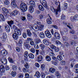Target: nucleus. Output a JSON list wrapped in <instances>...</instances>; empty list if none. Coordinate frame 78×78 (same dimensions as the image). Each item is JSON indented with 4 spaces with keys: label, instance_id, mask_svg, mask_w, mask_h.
<instances>
[{
    "label": "nucleus",
    "instance_id": "nucleus-33",
    "mask_svg": "<svg viewBox=\"0 0 78 78\" xmlns=\"http://www.w3.org/2000/svg\"><path fill=\"white\" fill-rule=\"evenodd\" d=\"M34 76H36L37 78H39L41 76V74L39 72L37 71L36 73L34 75Z\"/></svg>",
    "mask_w": 78,
    "mask_h": 78
},
{
    "label": "nucleus",
    "instance_id": "nucleus-3",
    "mask_svg": "<svg viewBox=\"0 0 78 78\" xmlns=\"http://www.w3.org/2000/svg\"><path fill=\"white\" fill-rule=\"evenodd\" d=\"M10 69V68L8 66L6 65L5 66V67L3 65H1L0 66V71L1 73H2V74H4V75H5V69L6 70H9Z\"/></svg>",
    "mask_w": 78,
    "mask_h": 78
},
{
    "label": "nucleus",
    "instance_id": "nucleus-45",
    "mask_svg": "<svg viewBox=\"0 0 78 78\" xmlns=\"http://www.w3.org/2000/svg\"><path fill=\"white\" fill-rule=\"evenodd\" d=\"M68 4L66 3H64L63 5V8L64 9L66 10L67 8Z\"/></svg>",
    "mask_w": 78,
    "mask_h": 78
},
{
    "label": "nucleus",
    "instance_id": "nucleus-23",
    "mask_svg": "<svg viewBox=\"0 0 78 78\" xmlns=\"http://www.w3.org/2000/svg\"><path fill=\"white\" fill-rule=\"evenodd\" d=\"M50 18H48L46 20L47 23L48 25H51V23H52V22H51V20L52 19L51 18V17H50Z\"/></svg>",
    "mask_w": 78,
    "mask_h": 78
},
{
    "label": "nucleus",
    "instance_id": "nucleus-37",
    "mask_svg": "<svg viewBox=\"0 0 78 78\" xmlns=\"http://www.w3.org/2000/svg\"><path fill=\"white\" fill-rule=\"evenodd\" d=\"M2 38L3 39H6L7 38V34L6 33L3 32L2 34Z\"/></svg>",
    "mask_w": 78,
    "mask_h": 78
},
{
    "label": "nucleus",
    "instance_id": "nucleus-21",
    "mask_svg": "<svg viewBox=\"0 0 78 78\" xmlns=\"http://www.w3.org/2000/svg\"><path fill=\"white\" fill-rule=\"evenodd\" d=\"M30 6H31L32 8H33V7H35V6H36V4L35 3V2L33 0H31L30 2Z\"/></svg>",
    "mask_w": 78,
    "mask_h": 78
},
{
    "label": "nucleus",
    "instance_id": "nucleus-52",
    "mask_svg": "<svg viewBox=\"0 0 78 78\" xmlns=\"http://www.w3.org/2000/svg\"><path fill=\"white\" fill-rule=\"evenodd\" d=\"M70 43L71 45H74L75 44H76V42L75 41H71L70 42Z\"/></svg>",
    "mask_w": 78,
    "mask_h": 78
},
{
    "label": "nucleus",
    "instance_id": "nucleus-2",
    "mask_svg": "<svg viewBox=\"0 0 78 78\" xmlns=\"http://www.w3.org/2000/svg\"><path fill=\"white\" fill-rule=\"evenodd\" d=\"M51 33L52 35L54 36L55 38L57 40H59L61 37V35L59 33V32L56 31V30L53 31V29H52L51 30Z\"/></svg>",
    "mask_w": 78,
    "mask_h": 78
},
{
    "label": "nucleus",
    "instance_id": "nucleus-24",
    "mask_svg": "<svg viewBox=\"0 0 78 78\" xmlns=\"http://www.w3.org/2000/svg\"><path fill=\"white\" fill-rule=\"evenodd\" d=\"M27 19L30 22H31L32 20V19H33V16L31 15L30 14H27Z\"/></svg>",
    "mask_w": 78,
    "mask_h": 78
},
{
    "label": "nucleus",
    "instance_id": "nucleus-5",
    "mask_svg": "<svg viewBox=\"0 0 78 78\" xmlns=\"http://www.w3.org/2000/svg\"><path fill=\"white\" fill-rule=\"evenodd\" d=\"M20 9L23 12L27 11V5L24 3H22L20 5Z\"/></svg>",
    "mask_w": 78,
    "mask_h": 78
},
{
    "label": "nucleus",
    "instance_id": "nucleus-12",
    "mask_svg": "<svg viewBox=\"0 0 78 78\" xmlns=\"http://www.w3.org/2000/svg\"><path fill=\"white\" fill-rule=\"evenodd\" d=\"M0 54L3 56H6L8 55V51L5 49H3L0 52Z\"/></svg>",
    "mask_w": 78,
    "mask_h": 78
},
{
    "label": "nucleus",
    "instance_id": "nucleus-13",
    "mask_svg": "<svg viewBox=\"0 0 78 78\" xmlns=\"http://www.w3.org/2000/svg\"><path fill=\"white\" fill-rule=\"evenodd\" d=\"M43 42L45 45L46 46H48V45H50L51 44V43L49 41H48L46 39H44L43 41Z\"/></svg>",
    "mask_w": 78,
    "mask_h": 78
},
{
    "label": "nucleus",
    "instance_id": "nucleus-16",
    "mask_svg": "<svg viewBox=\"0 0 78 78\" xmlns=\"http://www.w3.org/2000/svg\"><path fill=\"white\" fill-rule=\"evenodd\" d=\"M44 34L48 38H50L51 37V34L48 30H46L44 32Z\"/></svg>",
    "mask_w": 78,
    "mask_h": 78
},
{
    "label": "nucleus",
    "instance_id": "nucleus-22",
    "mask_svg": "<svg viewBox=\"0 0 78 78\" xmlns=\"http://www.w3.org/2000/svg\"><path fill=\"white\" fill-rule=\"evenodd\" d=\"M14 21L13 20H11L10 21H8L7 22V23L9 25V26L11 28L12 27V25H13L14 23Z\"/></svg>",
    "mask_w": 78,
    "mask_h": 78
},
{
    "label": "nucleus",
    "instance_id": "nucleus-31",
    "mask_svg": "<svg viewBox=\"0 0 78 78\" xmlns=\"http://www.w3.org/2000/svg\"><path fill=\"white\" fill-rule=\"evenodd\" d=\"M55 75L57 78H61V74L59 73V71H58L55 72Z\"/></svg>",
    "mask_w": 78,
    "mask_h": 78
},
{
    "label": "nucleus",
    "instance_id": "nucleus-46",
    "mask_svg": "<svg viewBox=\"0 0 78 78\" xmlns=\"http://www.w3.org/2000/svg\"><path fill=\"white\" fill-rule=\"evenodd\" d=\"M39 20H42L44 18V15L42 14H40L38 17Z\"/></svg>",
    "mask_w": 78,
    "mask_h": 78
},
{
    "label": "nucleus",
    "instance_id": "nucleus-44",
    "mask_svg": "<svg viewBox=\"0 0 78 78\" xmlns=\"http://www.w3.org/2000/svg\"><path fill=\"white\" fill-rule=\"evenodd\" d=\"M34 42L36 44H39L41 42V40L37 38L36 39L34 40Z\"/></svg>",
    "mask_w": 78,
    "mask_h": 78
},
{
    "label": "nucleus",
    "instance_id": "nucleus-6",
    "mask_svg": "<svg viewBox=\"0 0 78 78\" xmlns=\"http://www.w3.org/2000/svg\"><path fill=\"white\" fill-rule=\"evenodd\" d=\"M21 35V31L15 32L12 35V37L15 40H17L19 39V36Z\"/></svg>",
    "mask_w": 78,
    "mask_h": 78
},
{
    "label": "nucleus",
    "instance_id": "nucleus-25",
    "mask_svg": "<svg viewBox=\"0 0 78 78\" xmlns=\"http://www.w3.org/2000/svg\"><path fill=\"white\" fill-rule=\"evenodd\" d=\"M28 43H24V46L28 50H30V48H31V46L29 44H27Z\"/></svg>",
    "mask_w": 78,
    "mask_h": 78
},
{
    "label": "nucleus",
    "instance_id": "nucleus-17",
    "mask_svg": "<svg viewBox=\"0 0 78 78\" xmlns=\"http://www.w3.org/2000/svg\"><path fill=\"white\" fill-rule=\"evenodd\" d=\"M42 5L46 9H49V8L48 7L47 4V1L46 0H43Z\"/></svg>",
    "mask_w": 78,
    "mask_h": 78
},
{
    "label": "nucleus",
    "instance_id": "nucleus-32",
    "mask_svg": "<svg viewBox=\"0 0 78 78\" xmlns=\"http://www.w3.org/2000/svg\"><path fill=\"white\" fill-rule=\"evenodd\" d=\"M39 36L40 38L42 39H44V38L45 37V34L43 32L40 33L39 34Z\"/></svg>",
    "mask_w": 78,
    "mask_h": 78
},
{
    "label": "nucleus",
    "instance_id": "nucleus-40",
    "mask_svg": "<svg viewBox=\"0 0 78 78\" xmlns=\"http://www.w3.org/2000/svg\"><path fill=\"white\" fill-rule=\"evenodd\" d=\"M74 69L76 70L75 72L76 73H78V64L74 66Z\"/></svg>",
    "mask_w": 78,
    "mask_h": 78
},
{
    "label": "nucleus",
    "instance_id": "nucleus-53",
    "mask_svg": "<svg viewBox=\"0 0 78 78\" xmlns=\"http://www.w3.org/2000/svg\"><path fill=\"white\" fill-rule=\"evenodd\" d=\"M11 75L13 77L15 76L16 75V71H12L11 73Z\"/></svg>",
    "mask_w": 78,
    "mask_h": 78
},
{
    "label": "nucleus",
    "instance_id": "nucleus-49",
    "mask_svg": "<svg viewBox=\"0 0 78 78\" xmlns=\"http://www.w3.org/2000/svg\"><path fill=\"white\" fill-rule=\"evenodd\" d=\"M62 39L64 41H66V42H67L68 41V37L66 36H63L62 37Z\"/></svg>",
    "mask_w": 78,
    "mask_h": 78
},
{
    "label": "nucleus",
    "instance_id": "nucleus-59",
    "mask_svg": "<svg viewBox=\"0 0 78 78\" xmlns=\"http://www.w3.org/2000/svg\"><path fill=\"white\" fill-rule=\"evenodd\" d=\"M30 51L31 53H35V49H34V48H31Z\"/></svg>",
    "mask_w": 78,
    "mask_h": 78
},
{
    "label": "nucleus",
    "instance_id": "nucleus-60",
    "mask_svg": "<svg viewBox=\"0 0 78 78\" xmlns=\"http://www.w3.org/2000/svg\"><path fill=\"white\" fill-rule=\"evenodd\" d=\"M16 50L17 52H19L20 51V48L19 47L16 48Z\"/></svg>",
    "mask_w": 78,
    "mask_h": 78
},
{
    "label": "nucleus",
    "instance_id": "nucleus-27",
    "mask_svg": "<svg viewBox=\"0 0 78 78\" xmlns=\"http://www.w3.org/2000/svg\"><path fill=\"white\" fill-rule=\"evenodd\" d=\"M27 32V34L29 37H31L32 36V33L31 32L30 30L29 29H27L26 31Z\"/></svg>",
    "mask_w": 78,
    "mask_h": 78
},
{
    "label": "nucleus",
    "instance_id": "nucleus-20",
    "mask_svg": "<svg viewBox=\"0 0 78 78\" xmlns=\"http://www.w3.org/2000/svg\"><path fill=\"white\" fill-rule=\"evenodd\" d=\"M43 59V57L41 55H39L37 58V61L38 62H41Z\"/></svg>",
    "mask_w": 78,
    "mask_h": 78
},
{
    "label": "nucleus",
    "instance_id": "nucleus-30",
    "mask_svg": "<svg viewBox=\"0 0 78 78\" xmlns=\"http://www.w3.org/2000/svg\"><path fill=\"white\" fill-rule=\"evenodd\" d=\"M18 13V11L17 10H14L12 13H11V15L15 16H17Z\"/></svg>",
    "mask_w": 78,
    "mask_h": 78
},
{
    "label": "nucleus",
    "instance_id": "nucleus-39",
    "mask_svg": "<svg viewBox=\"0 0 78 78\" xmlns=\"http://www.w3.org/2000/svg\"><path fill=\"white\" fill-rule=\"evenodd\" d=\"M30 59H33L34 58V55L32 53H30L29 54V57Z\"/></svg>",
    "mask_w": 78,
    "mask_h": 78
},
{
    "label": "nucleus",
    "instance_id": "nucleus-64",
    "mask_svg": "<svg viewBox=\"0 0 78 78\" xmlns=\"http://www.w3.org/2000/svg\"><path fill=\"white\" fill-rule=\"evenodd\" d=\"M40 53L41 55H44L45 54V52L44 50H42L40 51Z\"/></svg>",
    "mask_w": 78,
    "mask_h": 78
},
{
    "label": "nucleus",
    "instance_id": "nucleus-41",
    "mask_svg": "<svg viewBox=\"0 0 78 78\" xmlns=\"http://www.w3.org/2000/svg\"><path fill=\"white\" fill-rule=\"evenodd\" d=\"M41 69V70H42V71H44L45 69V65L44 64H41V65L40 66Z\"/></svg>",
    "mask_w": 78,
    "mask_h": 78
},
{
    "label": "nucleus",
    "instance_id": "nucleus-7",
    "mask_svg": "<svg viewBox=\"0 0 78 78\" xmlns=\"http://www.w3.org/2000/svg\"><path fill=\"white\" fill-rule=\"evenodd\" d=\"M50 50L51 52L49 53V55L50 56L52 57V59L53 60H54L55 61H57V58L56 57L54 56L55 55V53H54L53 51L51 49H50Z\"/></svg>",
    "mask_w": 78,
    "mask_h": 78
},
{
    "label": "nucleus",
    "instance_id": "nucleus-47",
    "mask_svg": "<svg viewBox=\"0 0 78 78\" xmlns=\"http://www.w3.org/2000/svg\"><path fill=\"white\" fill-rule=\"evenodd\" d=\"M32 35L33 37H37V35L36 34V32H32Z\"/></svg>",
    "mask_w": 78,
    "mask_h": 78
},
{
    "label": "nucleus",
    "instance_id": "nucleus-54",
    "mask_svg": "<svg viewBox=\"0 0 78 78\" xmlns=\"http://www.w3.org/2000/svg\"><path fill=\"white\" fill-rule=\"evenodd\" d=\"M54 49L55 51H56V52H58L59 51V48L57 47H55Z\"/></svg>",
    "mask_w": 78,
    "mask_h": 78
},
{
    "label": "nucleus",
    "instance_id": "nucleus-42",
    "mask_svg": "<svg viewBox=\"0 0 78 78\" xmlns=\"http://www.w3.org/2000/svg\"><path fill=\"white\" fill-rule=\"evenodd\" d=\"M24 66L26 69H28L30 67V65H29V63L27 62L25 63Z\"/></svg>",
    "mask_w": 78,
    "mask_h": 78
},
{
    "label": "nucleus",
    "instance_id": "nucleus-28",
    "mask_svg": "<svg viewBox=\"0 0 78 78\" xmlns=\"http://www.w3.org/2000/svg\"><path fill=\"white\" fill-rule=\"evenodd\" d=\"M13 2H12L11 3V5L13 7V8H16L17 7V5L15 2H16V0H13Z\"/></svg>",
    "mask_w": 78,
    "mask_h": 78
},
{
    "label": "nucleus",
    "instance_id": "nucleus-62",
    "mask_svg": "<svg viewBox=\"0 0 78 78\" xmlns=\"http://www.w3.org/2000/svg\"><path fill=\"white\" fill-rule=\"evenodd\" d=\"M52 28H55V29H56V30H58V26L56 25H52Z\"/></svg>",
    "mask_w": 78,
    "mask_h": 78
},
{
    "label": "nucleus",
    "instance_id": "nucleus-58",
    "mask_svg": "<svg viewBox=\"0 0 78 78\" xmlns=\"http://www.w3.org/2000/svg\"><path fill=\"white\" fill-rule=\"evenodd\" d=\"M64 44L65 46H66L67 47H69L70 45V44L69 43L66 42H65L64 43Z\"/></svg>",
    "mask_w": 78,
    "mask_h": 78
},
{
    "label": "nucleus",
    "instance_id": "nucleus-61",
    "mask_svg": "<svg viewBox=\"0 0 78 78\" xmlns=\"http://www.w3.org/2000/svg\"><path fill=\"white\" fill-rule=\"evenodd\" d=\"M5 5H8L9 4V1L8 0H5L4 2Z\"/></svg>",
    "mask_w": 78,
    "mask_h": 78
},
{
    "label": "nucleus",
    "instance_id": "nucleus-36",
    "mask_svg": "<svg viewBox=\"0 0 78 78\" xmlns=\"http://www.w3.org/2000/svg\"><path fill=\"white\" fill-rule=\"evenodd\" d=\"M51 56H50V55H47L45 57V59L46 61H50L51 60Z\"/></svg>",
    "mask_w": 78,
    "mask_h": 78
},
{
    "label": "nucleus",
    "instance_id": "nucleus-26",
    "mask_svg": "<svg viewBox=\"0 0 78 78\" xmlns=\"http://www.w3.org/2000/svg\"><path fill=\"white\" fill-rule=\"evenodd\" d=\"M0 22L1 21H5V17L2 14H0Z\"/></svg>",
    "mask_w": 78,
    "mask_h": 78
},
{
    "label": "nucleus",
    "instance_id": "nucleus-35",
    "mask_svg": "<svg viewBox=\"0 0 78 78\" xmlns=\"http://www.w3.org/2000/svg\"><path fill=\"white\" fill-rule=\"evenodd\" d=\"M39 47L40 48H41V49L42 50H44V48H45V45L44 44H40Z\"/></svg>",
    "mask_w": 78,
    "mask_h": 78
},
{
    "label": "nucleus",
    "instance_id": "nucleus-1",
    "mask_svg": "<svg viewBox=\"0 0 78 78\" xmlns=\"http://www.w3.org/2000/svg\"><path fill=\"white\" fill-rule=\"evenodd\" d=\"M44 27V25L42 24L40 25L39 26L36 24H35V25L34 26H29V28L30 30H32V31L33 30L34 31L35 30L38 29L39 30L41 31L43 30Z\"/></svg>",
    "mask_w": 78,
    "mask_h": 78
},
{
    "label": "nucleus",
    "instance_id": "nucleus-19",
    "mask_svg": "<svg viewBox=\"0 0 78 78\" xmlns=\"http://www.w3.org/2000/svg\"><path fill=\"white\" fill-rule=\"evenodd\" d=\"M38 8L40 10V11H44V10H45V9L41 4H39L38 5Z\"/></svg>",
    "mask_w": 78,
    "mask_h": 78
},
{
    "label": "nucleus",
    "instance_id": "nucleus-11",
    "mask_svg": "<svg viewBox=\"0 0 78 78\" xmlns=\"http://www.w3.org/2000/svg\"><path fill=\"white\" fill-rule=\"evenodd\" d=\"M0 60L2 64H3L5 65L7 64V59L6 58H5V57H1L0 58Z\"/></svg>",
    "mask_w": 78,
    "mask_h": 78
},
{
    "label": "nucleus",
    "instance_id": "nucleus-55",
    "mask_svg": "<svg viewBox=\"0 0 78 78\" xmlns=\"http://www.w3.org/2000/svg\"><path fill=\"white\" fill-rule=\"evenodd\" d=\"M41 75L42 78H44L45 77V74L44 72H41Z\"/></svg>",
    "mask_w": 78,
    "mask_h": 78
},
{
    "label": "nucleus",
    "instance_id": "nucleus-10",
    "mask_svg": "<svg viewBox=\"0 0 78 78\" xmlns=\"http://www.w3.org/2000/svg\"><path fill=\"white\" fill-rule=\"evenodd\" d=\"M24 40L23 37H20V39L18 40V45L20 47H21L23 44V41Z\"/></svg>",
    "mask_w": 78,
    "mask_h": 78
},
{
    "label": "nucleus",
    "instance_id": "nucleus-9",
    "mask_svg": "<svg viewBox=\"0 0 78 78\" xmlns=\"http://www.w3.org/2000/svg\"><path fill=\"white\" fill-rule=\"evenodd\" d=\"M2 10L3 14H4V15H6L5 16H7V14H9V10H8L6 8H2Z\"/></svg>",
    "mask_w": 78,
    "mask_h": 78
},
{
    "label": "nucleus",
    "instance_id": "nucleus-57",
    "mask_svg": "<svg viewBox=\"0 0 78 78\" xmlns=\"http://www.w3.org/2000/svg\"><path fill=\"white\" fill-rule=\"evenodd\" d=\"M51 63L52 64H53V65H54V66H57V65H58V62H56L52 61Z\"/></svg>",
    "mask_w": 78,
    "mask_h": 78
},
{
    "label": "nucleus",
    "instance_id": "nucleus-15",
    "mask_svg": "<svg viewBox=\"0 0 78 78\" xmlns=\"http://www.w3.org/2000/svg\"><path fill=\"white\" fill-rule=\"evenodd\" d=\"M70 20L72 22H74V21H75V20H78V15H76L74 17L71 16L70 17Z\"/></svg>",
    "mask_w": 78,
    "mask_h": 78
},
{
    "label": "nucleus",
    "instance_id": "nucleus-34",
    "mask_svg": "<svg viewBox=\"0 0 78 78\" xmlns=\"http://www.w3.org/2000/svg\"><path fill=\"white\" fill-rule=\"evenodd\" d=\"M8 60L9 61V63H11V64H13L14 63V60L11 57H9L8 58Z\"/></svg>",
    "mask_w": 78,
    "mask_h": 78
},
{
    "label": "nucleus",
    "instance_id": "nucleus-43",
    "mask_svg": "<svg viewBox=\"0 0 78 78\" xmlns=\"http://www.w3.org/2000/svg\"><path fill=\"white\" fill-rule=\"evenodd\" d=\"M62 57L61 55H58L57 56V60H58L59 61H62Z\"/></svg>",
    "mask_w": 78,
    "mask_h": 78
},
{
    "label": "nucleus",
    "instance_id": "nucleus-4",
    "mask_svg": "<svg viewBox=\"0 0 78 78\" xmlns=\"http://www.w3.org/2000/svg\"><path fill=\"white\" fill-rule=\"evenodd\" d=\"M61 5L60 4L58 5V6L56 9H55L54 8V7L51 6V9L52 12H55L56 15H58V12H60L61 11Z\"/></svg>",
    "mask_w": 78,
    "mask_h": 78
},
{
    "label": "nucleus",
    "instance_id": "nucleus-38",
    "mask_svg": "<svg viewBox=\"0 0 78 78\" xmlns=\"http://www.w3.org/2000/svg\"><path fill=\"white\" fill-rule=\"evenodd\" d=\"M49 71L50 73H54L56 71V69L54 68H50Z\"/></svg>",
    "mask_w": 78,
    "mask_h": 78
},
{
    "label": "nucleus",
    "instance_id": "nucleus-51",
    "mask_svg": "<svg viewBox=\"0 0 78 78\" xmlns=\"http://www.w3.org/2000/svg\"><path fill=\"white\" fill-rule=\"evenodd\" d=\"M22 36L24 39H26V38H27V33H26L25 32L23 33L22 34Z\"/></svg>",
    "mask_w": 78,
    "mask_h": 78
},
{
    "label": "nucleus",
    "instance_id": "nucleus-63",
    "mask_svg": "<svg viewBox=\"0 0 78 78\" xmlns=\"http://www.w3.org/2000/svg\"><path fill=\"white\" fill-rule=\"evenodd\" d=\"M50 47L51 48V49H54L56 46H55L53 44H50Z\"/></svg>",
    "mask_w": 78,
    "mask_h": 78
},
{
    "label": "nucleus",
    "instance_id": "nucleus-29",
    "mask_svg": "<svg viewBox=\"0 0 78 78\" xmlns=\"http://www.w3.org/2000/svg\"><path fill=\"white\" fill-rule=\"evenodd\" d=\"M29 10L30 13H33L34 11V8L32 7L31 6H30L29 7Z\"/></svg>",
    "mask_w": 78,
    "mask_h": 78
},
{
    "label": "nucleus",
    "instance_id": "nucleus-14",
    "mask_svg": "<svg viewBox=\"0 0 78 78\" xmlns=\"http://www.w3.org/2000/svg\"><path fill=\"white\" fill-rule=\"evenodd\" d=\"M11 28L12 30H14V32H15L16 33H17V32L19 31H21L19 29H18V28H17V27L15 25H13L12 27Z\"/></svg>",
    "mask_w": 78,
    "mask_h": 78
},
{
    "label": "nucleus",
    "instance_id": "nucleus-50",
    "mask_svg": "<svg viewBox=\"0 0 78 78\" xmlns=\"http://www.w3.org/2000/svg\"><path fill=\"white\" fill-rule=\"evenodd\" d=\"M55 44L57 45H60L61 44V42L58 40H56L55 41Z\"/></svg>",
    "mask_w": 78,
    "mask_h": 78
},
{
    "label": "nucleus",
    "instance_id": "nucleus-48",
    "mask_svg": "<svg viewBox=\"0 0 78 78\" xmlns=\"http://www.w3.org/2000/svg\"><path fill=\"white\" fill-rule=\"evenodd\" d=\"M17 66L15 65L12 66V69L13 70H17Z\"/></svg>",
    "mask_w": 78,
    "mask_h": 78
},
{
    "label": "nucleus",
    "instance_id": "nucleus-8",
    "mask_svg": "<svg viewBox=\"0 0 78 78\" xmlns=\"http://www.w3.org/2000/svg\"><path fill=\"white\" fill-rule=\"evenodd\" d=\"M29 54L28 51H26L24 53V60L25 62H28V57H29Z\"/></svg>",
    "mask_w": 78,
    "mask_h": 78
},
{
    "label": "nucleus",
    "instance_id": "nucleus-56",
    "mask_svg": "<svg viewBox=\"0 0 78 78\" xmlns=\"http://www.w3.org/2000/svg\"><path fill=\"white\" fill-rule=\"evenodd\" d=\"M34 48H36V49H38L39 48V46L37 44H34Z\"/></svg>",
    "mask_w": 78,
    "mask_h": 78
},
{
    "label": "nucleus",
    "instance_id": "nucleus-18",
    "mask_svg": "<svg viewBox=\"0 0 78 78\" xmlns=\"http://www.w3.org/2000/svg\"><path fill=\"white\" fill-rule=\"evenodd\" d=\"M5 29L7 33H9L10 32V30H11V29L10 28V27L7 24H6L5 25Z\"/></svg>",
    "mask_w": 78,
    "mask_h": 78
}]
</instances>
